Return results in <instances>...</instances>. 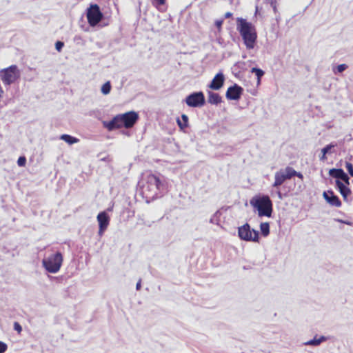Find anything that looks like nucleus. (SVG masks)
<instances>
[{"label": "nucleus", "mask_w": 353, "mask_h": 353, "mask_svg": "<svg viewBox=\"0 0 353 353\" xmlns=\"http://www.w3.org/2000/svg\"><path fill=\"white\" fill-rule=\"evenodd\" d=\"M237 30H239L246 48L253 49L256 44V32L251 23L243 18H237Z\"/></svg>", "instance_id": "obj_1"}, {"label": "nucleus", "mask_w": 353, "mask_h": 353, "mask_svg": "<svg viewBox=\"0 0 353 353\" xmlns=\"http://www.w3.org/2000/svg\"><path fill=\"white\" fill-rule=\"evenodd\" d=\"M143 181H145V183L143 185V192L146 193L151 198L157 197L159 194L163 190L164 185L160 176L157 174H147Z\"/></svg>", "instance_id": "obj_2"}, {"label": "nucleus", "mask_w": 353, "mask_h": 353, "mask_svg": "<svg viewBox=\"0 0 353 353\" xmlns=\"http://www.w3.org/2000/svg\"><path fill=\"white\" fill-rule=\"evenodd\" d=\"M250 204L258 210L259 216L270 217L272 212V203L268 196L254 197L250 200Z\"/></svg>", "instance_id": "obj_3"}, {"label": "nucleus", "mask_w": 353, "mask_h": 353, "mask_svg": "<svg viewBox=\"0 0 353 353\" xmlns=\"http://www.w3.org/2000/svg\"><path fill=\"white\" fill-rule=\"evenodd\" d=\"M63 263V256L57 252L44 259L42 261L43 267L50 273H57L60 270Z\"/></svg>", "instance_id": "obj_4"}, {"label": "nucleus", "mask_w": 353, "mask_h": 353, "mask_svg": "<svg viewBox=\"0 0 353 353\" xmlns=\"http://www.w3.org/2000/svg\"><path fill=\"white\" fill-rule=\"evenodd\" d=\"M239 237L245 241H253L259 242V231L251 229L250 225L248 223H245L238 228Z\"/></svg>", "instance_id": "obj_5"}, {"label": "nucleus", "mask_w": 353, "mask_h": 353, "mask_svg": "<svg viewBox=\"0 0 353 353\" xmlns=\"http://www.w3.org/2000/svg\"><path fill=\"white\" fill-rule=\"evenodd\" d=\"M20 77L17 65H12L0 70V77L5 85H10Z\"/></svg>", "instance_id": "obj_6"}, {"label": "nucleus", "mask_w": 353, "mask_h": 353, "mask_svg": "<svg viewBox=\"0 0 353 353\" xmlns=\"http://www.w3.org/2000/svg\"><path fill=\"white\" fill-rule=\"evenodd\" d=\"M86 17L90 26L94 27L101 21L103 15L98 5L92 4L87 9Z\"/></svg>", "instance_id": "obj_7"}, {"label": "nucleus", "mask_w": 353, "mask_h": 353, "mask_svg": "<svg viewBox=\"0 0 353 353\" xmlns=\"http://www.w3.org/2000/svg\"><path fill=\"white\" fill-rule=\"evenodd\" d=\"M296 171L291 167H287L283 170H280L276 172L274 175V182L273 187L278 188L281 185L285 180L291 179L294 176Z\"/></svg>", "instance_id": "obj_8"}, {"label": "nucleus", "mask_w": 353, "mask_h": 353, "mask_svg": "<svg viewBox=\"0 0 353 353\" xmlns=\"http://www.w3.org/2000/svg\"><path fill=\"white\" fill-rule=\"evenodd\" d=\"M189 107H201L205 104V97L202 92H193L185 98Z\"/></svg>", "instance_id": "obj_9"}, {"label": "nucleus", "mask_w": 353, "mask_h": 353, "mask_svg": "<svg viewBox=\"0 0 353 353\" xmlns=\"http://www.w3.org/2000/svg\"><path fill=\"white\" fill-rule=\"evenodd\" d=\"M123 123L125 128H132L139 119V115L134 111L121 114Z\"/></svg>", "instance_id": "obj_10"}, {"label": "nucleus", "mask_w": 353, "mask_h": 353, "mask_svg": "<svg viewBox=\"0 0 353 353\" xmlns=\"http://www.w3.org/2000/svg\"><path fill=\"white\" fill-rule=\"evenodd\" d=\"M243 89L241 86L237 84H234L228 88L225 97L229 100H239L243 93Z\"/></svg>", "instance_id": "obj_11"}, {"label": "nucleus", "mask_w": 353, "mask_h": 353, "mask_svg": "<svg viewBox=\"0 0 353 353\" xmlns=\"http://www.w3.org/2000/svg\"><path fill=\"white\" fill-rule=\"evenodd\" d=\"M103 125L109 131L124 127L121 114L116 115L111 121L103 122Z\"/></svg>", "instance_id": "obj_12"}, {"label": "nucleus", "mask_w": 353, "mask_h": 353, "mask_svg": "<svg viewBox=\"0 0 353 353\" xmlns=\"http://www.w3.org/2000/svg\"><path fill=\"white\" fill-rule=\"evenodd\" d=\"M97 221L99 226V234L101 236L109 225L110 218L105 212H102L97 215Z\"/></svg>", "instance_id": "obj_13"}, {"label": "nucleus", "mask_w": 353, "mask_h": 353, "mask_svg": "<svg viewBox=\"0 0 353 353\" xmlns=\"http://www.w3.org/2000/svg\"><path fill=\"white\" fill-rule=\"evenodd\" d=\"M225 77L222 72H219L215 75V77L213 78L212 81H211L210 84L208 85V87L214 90H220L224 83Z\"/></svg>", "instance_id": "obj_14"}, {"label": "nucleus", "mask_w": 353, "mask_h": 353, "mask_svg": "<svg viewBox=\"0 0 353 353\" xmlns=\"http://www.w3.org/2000/svg\"><path fill=\"white\" fill-rule=\"evenodd\" d=\"M323 196L325 201L331 205L336 207H340L341 205V202L339 197L336 196L332 191L329 190L327 192H324Z\"/></svg>", "instance_id": "obj_15"}, {"label": "nucleus", "mask_w": 353, "mask_h": 353, "mask_svg": "<svg viewBox=\"0 0 353 353\" xmlns=\"http://www.w3.org/2000/svg\"><path fill=\"white\" fill-rule=\"evenodd\" d=\"M336 185L339 189L343 199L346 202H349L348 196L350 194L351 191L350 188L346 187L340 180H336Z\"/></svg>", "instance_id": "obj_16"}, {"label": "nucleus", "mask_w": 353, "mask_h": 353, "mask_svg": "<svg viewBox=\"0 0 353 353\" xmlns=\"http://www.w3.org/2000/svg\"><path fill=\"white\" fill-rule=\"evenodd\" d=\"M208 103L213 104V105H218L221 102V97L220 95L217 93H214L213 92L209 91L208 92Z\"/></svg>", "instance_id": "obj_17"}, {"label": "nucleus", "mask_w": 353, "mask_h": 353, "mask_svg": "<svg viewBox=\"0 0 353 353\" xmlns=\"http://www.w3.org/2000/svg\"><path fill=\"white\" fill-rule=\"evenodd\" d=\"M327 340V338L324 336H321L320 338L316 339L314 337L313 339L307 341L305 342L303 344L305 345H311V346H318L321 343Z\"/></svg>", "instance_id": "obj_18"}, {"label": "nucleus", "mask_w": 353, "mask_h": 353, "mask_svg": "<svg viewBox=\"0 0 353 353\" xmlns=\"http://www.w3.org/2000/svg\"><path fill=\"white\" fill-rule=\"evenodd\" d=\"M60 139L64 141L65 142L68 143L70 145L77 143L79 141V140L74 137H72L69 134H62L60 137Z\"/></svg>", "instance_id": "obj_19"}, {"label": "nucleus", "mask_w": 353, "mask_h": 353, "mask_svg": "<svg viewBox=\"0 0 353 353\" xmlns=\"http://www.w3.org/2000/svg\"><path fill=\"white\" fill-rule=\"evenodd\" d=\"M182 121L179 118L176 120L177 124L181 130H184L188 125V117L186 114L181 115Z\"/></svg>", "instance_id": "obj_20"}, {"label": "nucleus", "mask_w": 353, "mask_h": 353, "mask_svg": "<svg viewBox=\"0 0 353 353\" xmlns=\"http://www.w3.org/2000/svg\"><path fill=\"white\" fill-rule=\"evenodd\" d=\"M344 172H345L342 169L332 168L330 170L329 174L332 177L338 179L337 180H339L341 176H343Z\"/></svg>", "instance_id": "obj_21"}, {"label": "nucleus", "mask_w": 353, "mask_h": 353, "mask_svg": "<svg viewBox=\"0 0 353 353\" xmlns=\"http://www.w3.org/2000/svg\"><path fill=\"white\" fill-rule=\"evenodd\" d=\"M260 230L263 236H267L270 234V225L267 222L261 223L260 224Z\"/></svg>", "instance_id": "obj_22"}, {"label": "nucleus", "mask_w": 353, "mask_h": 353, "mask_svg": "<svg viewBox=\"0 0 353 353\" xmlns=\"http://www.w3.org/2000/svg\"><path fill=\"white\" fill-rule=\"evenodd\" d=\"M336 146V143H331L321 149V153H323V154H331V153L334 152L332 150V149H333Z\"/></svg>", "instance_id": "obj_23"}, {"label": "nucleus", "mask_w": 353, "mask_h": 353, "mask_svg": "<svg viewBox=\"0 0 353 353\" xmlns=\"http://www.w3.org/2000/svg\"><path fill=\"white\" fill-rule=\"evenodd\" d=\"M111 84L110 81L105 82L101 87V91L104 95H107L110 92Z\"/></svg>", "instance_id": "obj_24"}, {"label": "nucleus", "mask_w": 353, "mask_h": 353, "mask_svg": "<svg viewBox=\"0 0 353 353\" xmlns=\"http://www.w3.org/2000/svg\"><path fill=\"white\" fill-rule=\"evenodd\" d=\"M251 72L254 73L256 74V76L257 77V79H258V82L260 81L261 78L264 74V72L261 69L256 68H252Z\"/></svg>", "instance_id": "obj_25"}, {"label": "nucleus", "mask_w": 353, "mask_h": 353, "mask_svg": "<svg viewBox=\"0 0 353 353\" xmlns=\"http://www.w3.org/2000/svg\"><path fill=\"white\" fill-rule=\"evenodd\" d=\"M345 168L348 171L349 174L353 177V165L350 162H346Z\"/></svg>", "instance_id": "obj_26"}, {"label": "nucleus", "mask_w": 353, "mask_h": 353, "mask_svg": "<svg viewBox=\"0 0 353 353\" xmlns=\"http://www.w3.org/2000/svg\"><path fill=\"white\" fill-rule=\"evenodd\" d=\"M7 344L0 341V353H4L7 350Z\"/></svg>", "instance_id": "obj_27"}, {"label": "nucleus", "mask_w": 353, "mask_h": 353, "mask_svg": "<svg viewBox=\"0 0 353 353\" xmlns=\"http://www.w3.org/2000/svg\"><path fill=\"white\" fill-rule=\"evenodd\" d=\"M26 159L24 157H20L19 159H18V161H17V163L19 166H23L25 165L26 164Z\"/></svg>", "instance_id": "obj_28"}, {"label": "nucleus", "mask_w": 353, "mask_h": 353, "mask_svg": "<svg viewBox=\"0 0 353 353\" xmlns=\"http://www.w3.org/2000/svg\"><path fill=\"white\" fill-rule=\"evenodd\" d=\"M14 329L16 330L18 333H20L22 331V327L18 322L14 323Z\"/></svg>", "instance_id": "obj_29"}, {"label": "nucleus", "mask_w": 353, "mask_h": 353, "mask_svg": "<svg viewBox=\"0 0 353 353\" xmlns=\"http://www.w3.org/2000/svg\"><path fill=\"white\" fill-rule=\"evenodd\" d=\"M347 68V65L346 64H340L337 66V71L339 72H342Z\"/></svg>", "instance_id": "obj_30"}, {"label": "nucleus", "mask_w": 353, "mask_h": 353, "mask_svg": "<svg viewBox=\"0 0 353 353\" xmlns=\"http://www.w3.org/2000/svg\"><path fill=\"white\" fill-rule=\"evenodd\" d=\"M64 44L61 41H57L55 43V48L57 51L60 52L63 47Z\"/></svg>", "instance_id": "obj_31"}, {"label": "nucleus", "mask_w": 353, "mask_h": 353, "mask_svg": "<svg viewBox=\"0 0 353 353\" xmlns=\"http://www.w3.org/2000/svg\"><path fill=\"white\" fill-rule=\"evenodd\" d=\"M341 180L343 181L344 182H345L347 184H349V176H347V174L344 172L343 174V176L341 177L340 179Z\"/></svg>", "instance_id": "obj_32"}, {"label": "nucleus", "mask_w": 353, "mask_h": 353, "mask_svg": "<svg viewBox=\"0 0 353 353\" xmlns=\"http://www.w3.org/2000/svg\"><path fill=\"white\" fill-rule=\"evenodd\" d=\"M270 5H271L274 12L276 13L277 12L276 0H272L270 2Z\"/></svg>", "instance_id": "obj_33"}, {"label": "nucleus", "mask_w": 353, "mask_h": 353, "mask_svg": "<svg viewBox=\"0 0 353 353\" xmlns=\"http://www.w3.org/2000/svg\"><path fill=\"white\" fill-rule=\"evenodd\" d=\"M222 24H223V20H216V21H215V26H216L219 29H221Z\"/></svg>", "instance_id": "obj_34"}, {"label": "nucleus", "mask_w": 353, "mask_h": 353, "mask_svg": "<svg viewBox=\"0 0 353 353\" xmlns=\"http://www.w3.org/2000/svg\"><path fill=\"white\" fill-rule=\"evenodd\" d=\"M321 156L319 157V159L322 161H325L327 159L326 154H323V153H321Z\"/></svg>", "instance_id": "obj_35"}, {"label": "nucleus", "mask_w": 353, "mask_h": 353, "mask_svg": "<svg viewBox=\"0 0 353 353\" xmlns=\"http://www.w3.org/2000/svg\"><path fill=\"white\" fill-rule=\"evenodd\" d=\"M141 279H139V281L137 282V285H136V289L137 290H139L141 289Z\"/></svg>", "instance_id": "obj_36"}, {"label": "nucleus", "mask_w": 353, "mask_h": 353, "mask_svg": "<svg viewBox=\"0 0 353 353\" xmlns=\"http://www.w3.org/2000/svg\"><path fill=\"white\" fill-rule=\"evenodd\" d=\"M232 16V13L230 12H228L225 14V18H230Z\"/></svg>", "instance_id": "obj_37"}, {"label": "nucleus", "mask_w": 353, "mask_h": 353, "mask_svg": "<svg viewBox=\"0 0 353 353\" xmlns=\"http://www.w3.org/2000/svg\"><path fill=\"white\" fill-rule=\"evenodd\" d=\"M294 176H296L300 179H303V174L299 172H297L296 171V173L294 174Z\"/></svg>", "instance_id": "obj_38"}, {"label": "nucleus", "mask_w": 353, "mask_h": 353, "mask_svg": "<svg viewBox=\"0 0 353 353\" xmlns=\"http://www.w3.org/2000/svg\"><path fill=\"white\" fill-rule=\"evenodd\" d=\"M278 194H279V196L280 198H281V192H278Z\"/></svg>", "instance_id": "obj_39"}]
</instances>
